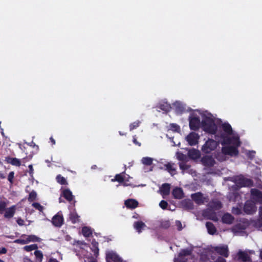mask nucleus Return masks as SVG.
<instances>
[{"mask_svg": "<svg viewBox=\"0 0 262 262\" xmlns=\"http://www.w3.org/2000/svg\"><path fill=\"white\" fill-rule=\"evenodd\" d=\"M203 130L209 134L214 135L217 131V126L214 120L207 116L203 118L202 121Z\"/></svg>", "mask_w": 262, "mask_h": 262, "instance_id": "f257e3e1", "label": "nucleus"}, {"mask_svg": "<svg viewBox=\"0 0 262 262\" xmlns=\"http://www.w3.org/2000/svg\"><path fill=\"white\" fill-rule=\"evenodd\" d=\"M236 144L223 146L222 148V152L225 155L231 157H236L238 155V147L240 146V141L236 142Z\"/></svg>", "mask_w": 262, "mask_h": 262, "instance_id": "f03ea898", "label": "nucleus"}, {"mask_svg": "<svg viewBox=\"0 0 262 262\" xmlns=\"http://www.w3.org/2000/svg\"><path fill=\"white\" fill-rule=\"evenodd\" d=\"M254 201L249 199L245 202L243 211L245 214L248 215H252L257 211V206Z\"/></svg>", "mask_w": 262, "mask_h": 262, "instance_id": "7ed1b4c3", "label": "nucleus"}, {"mask_svg": "<svg viewBox=\"0 0 262 262\" xmlns=\"http://www.w3.org/2000/svg\"><path fill=\"white\" fill-rule=\"evenodd\" d=\"M218 146V143L213 139H209L202 146L201 150L205 154H209L214 150Z\"/></svg>", "mask_w": 262, "mask_h": 262, "instance_id": "20e7f679", "label": "nucleus"}, {"mask_svg": "<svg viewBox=\"0 0 262 262\" xmlns=\"http://www.w3.org/2000/svg\"><path fill=\"white\" fill-rule=\"evenodd\" d=\"M250 199L256 204H262V191L256 188H252L250 190Z\"/></svg>", "mask_w": 262, "mask_h": 262, "instance_id": "39448f33", "label": "nucleus"}, {"mask_svg": "<svg viewBox=\"0 0 262 262\" xmlns=\"http://www.w3.org/2000/svg\"><path fill=\"white\" fill-rule=\"evenodd\" d=\"M106 261L122 262V259L116 252L112 251L106 253Z\"/></svg>", "mask_w": 262, "mask_h": 262, "instance_id": "423d86ee", "label": "nucleus"}, {"mask_svg": "<svg viewBox=\"0 0 262 262\" xmlns=\"http://www.w3.org/2000/svg\"><path fill=\"white\" fill-rule=\"evenodd\" d=\"M202 164L205 167H211L214 166L215 161L212 156H204L201 159Z\"/></svg>", "mask_w": 262, "mask_h": 262, "instance_id": "0eeeda50", "label": "nucleus"}, {"mask_svg": "<svg viewBox=\"0 0 262 262\" xmlns=\"http://www.w3.org/2000/svg\"><path fill=\"white\" fill-rule=\"evenodd\" d=\"M199 138L197 133L191 132L186 136V140L190 145L193 146L198 144Z\"/></svg>", "mask_w": 262, "mask_h": 262, "instance_id": "6e6552de", "label": "nucleus"}, {"mask_svg": "<svg viewBox=\"0 0 262 262\" xmlns=\"http://www.w3.org/2000/svg\"><path fill=\"white\" fill-rule=\"evenodd\" d=\"M200 119L199 117H193L189 118V127L191 130H197L200 127Z\"/></svg>", "mask_w": 262, "mask_h": 262, "instance_id": "1a4fd4ad", "label": "nucleus"}, {"mask_svg": "<svg viewBox=\"0 0 262 262\" xmlns=\"http://www.w3.org/2000/svg\"><path fill=\"white\" fill-rule=\"evenodd\" d=\"M236 183L240 187H250L253 186V182L252 180L243 177L238 178L236 180Z\"/></svg>", "mask_w": 262, "mask_h": 262, "instance_id": "9d476101", "label": "nucleus"}, {"mask_svg": "<svg viewBox=\"0 0 262 262\" xmlns=\"http://www.w3.org/2000/svg\"><path fill=\"white\" fill-rule=\"evenodd\" d=\"M64 219L62 214L59 212L52 219V224L56 227H60L63 224Z\"/></svg>", "mask_w": 262, "mask_h": 262, "instance_id": "9b49d317", "label": "nucleus"}, {"mask_svg": "<svg viewBox=\"0 0 262 262\" xmlns=\"http://www.w3.org/2000/svg\"><path fill=\"white\" fill-rule=\"evenodd\" d=\"M223 141L221 142L222 145L225 146L230 145L231 144H236V142L239 141V139L235 137H229L228 136H223Z\"/></svg>", "mask_w": 262, "mask_h": 262, "instance_id": "f8f14e48", "label": "nucleus"}, {"mask_svg": "<svg viewBox=\"0 0 262 262\" xmlns=\"http://www.w3.org/2000/svg\"><path fill=\"white\" fill-rule=\"evenodd\" d=\"M215 251L219 254L227 257L229 256V250L227 246H216L214 248Z\"/></svg>", "mask_w": 262, "mask_h": 262, "instance_id": "ddd939ff", "label": "nucleus"}, {"mask_svg": "<svg viewBox=\"0 0 262 262\" xmlns=\"http://www.w3.org/2000/svg\"><path fill=\"white\" fill-rule=\"evenodd\" d=\"M164 167H160V169H164L168 171L171 176L176 174V168L174 167L175 164L171 162H167L164 164Z\"/></svg>", "mask_w": 262, "mask_h": 262, "instance_id": "4468645a", "label": "nucleus"}, {"mask_svg": "<svg viewBox=\"0 0 262 262\" xmlns=\"http://www.w3.org/2000/svg\"><path fill=\"white\" fill-rule=\"evenodd\" d=\"M124 204L127 208L134 209L138 206L139 203L135 199H129L125 201Z\"/></svg>", "mask_w": 262, "mask_h": 262, "instance_id": "2eb2a0df", "label": "nucleus"}, {"mask_svg": "<svg viewBox=\"0 0 262 262\" xmlns=\"http://www.w3.org/2000/svg\"><path fill=\"white\" fill-rule=\"evenodd\" d=\"M61 196L69 202H71L72 201H73L74 198L72 191L69 188L64 189L62 191Z\"/></svg>", "mask_w": 262, "mask_h": 262, "instance_id": "dca6fc26", "label": "nucleus"}, {"mask_svg": "<svg viewBox=\"0 0 262 262\" xmlns=\"http://www.w3.org/2000/svg\"><path fill=\"white\" fill-rule=\"evenodd\" d=\"M16 206L13 205L7 208L5 211L4 217L6 219H11L13 217L16 211Z\"/></svg>", "mask_w": 262, "mask_h": 262, "instance_id": "f3484780", "label": "nucleus"}, {"mask_svg": "<svg viewBox=\"0 0 262 262\" xmlns=\"http://www.w3.org/2000/svg\"><path fill=\"white\" fill-rule=\"evenodd\" d=\"M192 199L199 205L204 203L203 195L201 192H197L191 195Z\"/></svg>", "mask_w": 262, "mask_h": 262, "instance_id": "a211bd4d", "label": "nucleus"}, {"mask_svg": "<svg viewBox=\"0 0 262 262\" xmlns=\"http://www.w3.org/2000/svg\"><path fill=\"white\" fill-rule=\"evenodd\" d=\"M172 194L176 199H181L184 197V193L182 189L180 187H176L172 190Z\"/></svg>", "mask_w": 262, "mask_h": 262, "instance_id": "6ab92c4d", "label": "nucleus"}, {"mask_svg": "<svg viewBox=\"0 0 262 262\" xmlns=\"http://www.w3.org/2000/svg\"><path fill=\"white\" fill-rule=\"evenodd\" d=\"M5 161L13 166L19 167L21 165V161L19 159L16 158H11L10 157H6L5 158Z\"/></svg>", "mask_w": 262, "mask_h": 262, "instance_id": "aec40b11", "label": "nucleus"}, {"mask_svg": "<svg viewBox=\"0 0 262 262\" xmlns=\"http://www.w3.org/2000/svg\"><path fill=\"white\" fill-rule=\"evenodd\" d=\"M133 226L138 233H141L142 230L146 227L145 224L142 221L135 222Z\"/></svg>", "mask_w": 262, "mask_h": 262, "instance_id": "412c9836", "label": "nucleus"}, {"mask_svg": "<svg viewBox=\"0 0 262 262\" xmlns=\"http://www.w3.org/2000/svg\"><path fill=\"white\" fill-rule=\"evenodd\" d=\"M157 107L165 113L169 112L171 110V105L167 102H162L158 104Z\"/></svg>", "mask_w": 262, "mask_h": 262, "instance_id": "4be33fe9", "label": "nucleus"}, {"mask_svg": "<svg viewBox=\"0 0 262 262\" xmlns=\"http://www.w3.org/2000/svg\"><path fill=\"white\" fill-rule=\"evenodd\" d=\"M234 220V217L229 213H225L222 218V222L226 224H231Z\"/></svg>", "mask_w": 262, "mask_h": 262, "instance_id": "5701e85b", "label": "nucleus"}, {"mask_svg": "<svg viewBox=\"0 0 262 262\" xmlns=\"http://www.w3.org/2000/svg\"><path fill=\"white\" fill-rule=\"evenodd\" d=\"M209 206L213 210H217L222 207V204L221 201L218 200H213L209 203Z\"/></svg>", "mask_w": 262, "mask_h": 262, "instance_id": "b1692460", "label": "nucleus"}, {"mask_svg": "<svg viewBox=\"0 0 262 262\" xmlns=\"http://www.w3.org/2000/svg\"><path fill=\"white\" fill-rule=\"evenodd\" d=\"M206 227L209 234L214 235L216 233V229L212 223L210 222H206Z\"/></svg>", "mask_w": 262, "mask_h": 262, "instance_id": "393cba45", "label": "nucleus"}, {"mask_svg": "<svg viewBox=\"0 0 262 262\" xmlns=\"http://www.w3.org/2000/svg\"><path fill=\"white\" fill-rule=\"evenodd\" d=\"M192 253V250L189 249H182L180 252L179 253L178 256L179 259L180 260H183V257L186 256L190 255Z\"/></svg>", "mask_w": 262, "mask_h": 262, "instance_id": "a878e982", "label": "nucleus"}, {"mask_svg": "<svg viewBox=\"0 0 262 262\" xmlns=\"http://www.w3.org/2000/svg\"><path fill=\"white\" fill-rule=\"evenodd\" d=\"M170 185L168 183L163 184L160 188V191L163 195H168L170 193Z\"/></svg>", "mask_w": 262, "mask_h": 262, "instance_id": "bb28decb", "label": "nucleus"}, {"mask_svg": "<svg viewBox=\"0 0 262 262\" xmlns=\"http://www.w3.org/2000/svg\"><path fill=\"white\" fill-rule=\"evenodd\" d=\"M205 216H207V218L209 220H212L213 221H217L218 218L216 214V213L214 211L209 210L205 212L204 213Z\"/></svg>", "mask_w": 262, "mask_h": 262, "instance_id": "cd10ccee", "label": "nucleus"}, {"mask_svg": "<svg viewBox=\"0 0 262 262\" xmlns=\"http://www.w3.org/2000/svg\"><path fill=\"white\" fill-rule=\"evenodd\" d=\"M238 259L243 262H247L250 260L249 255L245 252L239 251L238 253Z\"/></svg>", "mask_w": 262, "mask_h": 262, "instance_id": "c85d7f7f", "label": "nucleus"}, {"mask_svg": "<svg viewBox=\"0 0 262 262\" xmlns=\"http://www.w3.org/2000/svg\"><path fill=\"white\" fill-rule=\"evenodd\" d=\"M91 249L94 252L95 256H97L99 254L98 243L95 239H93L91 242Z\"/></svg>", "mask_w": 262, "mask_h": 262, "instance_id": "c756f323", "label": "nucleus"}, {"mask_svg": "<svg viewBox=\"0 0 262 262\" xmlns=\"http://www.w3.org/2000/svg\"><path fill=\"white\" fill-rule=\"evenodd\" d=\"M79 216L75 211L71 212L69 214V219L73 224H75L76 223L79 222Z\"/></svg>", "mask_w": 262, "mask_h": 262, "instance_id": "7c9ffc66", "label": "nucleus"}, {"mask_svg": "<svg viewBox=\"0 0 262 262\" xmlns=\"http://www.w3.org/2000/svg\"><path fill=\"white\" fill-rule=\"evenodd\" d=\"M223 130L228 135L232 134V129L230 124L228 123H224L222 125Z\"/></svg>", "mask_w": 262, "mask_h": 262, "instance_id": "2f4dec72", "label": "nucleus"}, {"mask_svg": "<svg viewBox=\"0 0 262 262\" xmlns=\"http://www.w3.org/2000/svg\"><path fill=\"white\" fill-rule=\"evenodd\" d=\"M125 172H123L119 174H117L115 176L114 179H112V182L117 181L119 183H122L124 181V174Z\"/></svg>", "mask_w": 262, "mask_h": 262, "instance_id": "473e14b6", "label": "nucleus"}, {"mask_svg": "<svg viewBox=\"0 0 262 262\" xmlns=\"http://www.w3.org/2000/svg\"><path fill=\"white\" fill-rule=\"evenodd\" d=\"M188 154L190 158L194 159L198 158L200 156L199 151L195 149L189 150Z\"/></svg>", "mask_w": 262, "mask_h": 262, "instance_id": "72a5a7b5", "label": "nucleus"}, {"mask_svg": "<svg viewBox=\"0 0 262 262\" xmlns=\"http://www.w3.org/2000/svg\"><path fill=\"white\" fill-rule=\"evenodd\" d=\"M82 233L84 237H90L92 234V231L90 227L85 226L82 228Z\"/></svg>", "mask_w": 262, "mask_h": 262, "instance_id": "f704fd0d", "label": "nucleus"}, {"mask_svg": "<svg viewBox=\"0 0 262 262\" xmlns=\"http://www.w3.org/2000/svg\"><path fill=\"white\" fill-rule=\"evenodd\" d=\"M56 180L60 185H68V183L63 177H62L61 174H58L56 177Z\"/></svg>", "mask_w": 262, "mask_h": 262, "instance_id": "c9c22d12", "label": "nucleus"}, {"mask_svg": "<svg viewBox=\"0 0 262 262\" xmlns=\"http://www.w3.org/2000/svg\"><path fill=\"white\" fill-rule=\"evenodd\" d=\"M28 243L32 242H40L41 239L35 235H29L27 236L26 238Z\"/></svg>", "mask_w": 262, "mask_h": 262, "instance_id": "e433bc0d", "label": "nucleus"}, {"mask_svg": "<svg viewBox=\"0 0 262 262\" xmlns=\"http://www.w3.org/2000/svg\"><path fill=\"white\" fill-rule=\"evenodd\" d=\"M170 226V221L168 220L162 221L160 223V227L164 229H168Z\"/></svg>", "mask_w": 262, "mask_h": 262, "instance_id": "4c0bfd02", "label": "nucleus"}, {"mask_svg": "<svg viewBox=\"0 0 262 262\" xmlns=\"http://www.w3.org/2000/svg\"><path fill=\"white\" fill-rule=\"evenodd\" d=\"M141 161L143 164L149 166L152 164L153 159L150 157H143Z\"/></svg>", "mask_w": 262, "mask_h": 262, "instance_id": "58836bf2", "label": "nucleus"}, {"mask_svg": "<svg viewBox=\"0 0 262 262\" xmlns=\"http://www.w3.org/2000/svg\"><path fill=\"white\" fill-rule=\"evenodd\" d=\"M38 246L36 244L26 246L24 247V249L27 252H31L34 250H36Z\"/></svg>", "mask_w": 262, "mask_h": 262, "instance_id": "ea45409f", "label": "nucleus"}, {"mask_svg": "<svg viewBox=\"0 0 262 262\" xmlns=\"http://www.w3.org/2000/svg\"><path fill=\"white\" fill-rule=\"evenodd\" d=\"M7 203L5 201H0V214H2L4 211L7 209L6 207Z\"/></svg>", "mask_w": 262, "mask_h": 262, "instance_id": "a19ab883", "label": "nucleus"}, {"mask_svg": "<svg viewBox=\"0 0 262 262\" xmlns=\"http://www.w3.org/2000/svg\"><path fill=\"white\" fill-rule=\"evenodd\" d=\"M37 198L36 192L33 190L29 194L28 200L29 202H31L35 201Z\"/></svg>", "mask_w": 262, "mask_h": 262, "instance_id": "79ce46f5", "label": "nucleus"}, {"mask_svg": "<svg viewBox=\"0 0 262 262\" xmlns=\"http://www.w3.org/2000/svg\"><path fill=\"white\" fill-rule=\"evenodd\" d=\"M141 123V122L139 120H137L136 121H135L133 123H132L129 125V129L130 131L133 130V129L137 128L139 126L140 124Z\"/></svg>", "mask_w": 262, "mask_h": 262, "instance_id": "37998d69", "label": "nucleus"}, {"mask_svg": "<svg viewBox=\"0 0 262 262\" xmlns=\"http://www.w3.org/2000/svg\"><path fill=\"white\" fill-rule=\"evenodd\" d=\"M32 205L36 209L39 210L40 212H42L43 210V207L42 205H41L39 203H37V202L33 203Z\"/></svg>", "mask_w": 262, "mask_h": 262, "instance_id": "c03bdc74", "label": "nucleus"}, {"mask_svg": "<svg viewBox=\"0 0 262 262\" xmlns=\"http://www.w3.org/2000/svg\"><path fill=\"white\" fill-rule=\"evenodd\" d=\"M170 129L174 132H179L180 130V126L174 123H171L170 124Z\"/></svg>", "mask_w": 262, "mask_h": 262, "instance_id": "a18cd8bd", "label": "nucleus"}, {"mask_svg": "<svg viewBox=\"0 0 262 262\" xmlns=\"http://www.w3.org/2000/svg\"><path fill=\"white\" fill-rule=\"evenodd\" d=\"M14 243L20 244V245H25L28 244V242L26 239H16L14 241Z\"/></svg>", "mask_w": 262, "mask_h": 262, "instance_id": "49530a36", "label": "nucleus"}, {"mask_svg": "<svg viewBox=\"0 0 262 262\" xmlns=\"http://www.w3.org/2000/svg\"><path fill=\"white\" fill-rule=\"evenodd\" d=\"M180 168L182 170H188L190 168V166L185 163H179Z\"/></svg>", "mask_w": 262, "mask_h": 262, "instance_id": "de8ad7c7", "label": "nucleus"}, {"mask_svg": "<svg viewBox=\"0 0 262 262\" xmlns=\"http://www.w3.org/2000/svg\"><path fill=\"white\" fill-rule=\"evenodd\" d=\"M160 207L163 209H166L168 206V203L166 201L162 200L159 203Z\"/></svg>", "mask_w": 262, "mask_h": 262, "instance_id": "09e8293b", "label": "nucleus"}, {"mask_svg": "<svg viewBox=\"0 0 262 262\" xmlns=\"http://www.w3.org/2000/svg\"><path fill=\"white\" fill-rule=\"evenodd\" d=\"M34 255L37 258L42 259L43 257V254L41 251L40 250H36L34 252Z\"/></svg>", "mask_w": 262, "mask_h": 262, "instance_id": "8fccbe9b", "label": "nucleus"}, {"mask_svg": "<svg viewBox=\"0 0 262 262\" xmlns=\"http://www.w3.org/2000/svg\"><path fill=\"white\" fill-rule=\"evenodd\" d=\"M14 173L13 171H11L9 173V175H8V180L11 183H13V178H14Z\"/></svg>", "mask_w": 262, "mask_h": 262, "instance_id": "3c124183", "label": "nucleus"}, {"mask_svg": "<svg viewBox=\"0 0 262 262\" xmlns=\"http://www.w3.org/2000/svg\"><path fill=\"white\" fill-rule=\"evenodd\" d=\"M176 109L177 112L182 113L184 111L185 108L183 106L179 104L178 105L176 106Z\"/></svg>", "mask_w": 262, "mask_h": 262, "instance_id": "603ef678", "label": "nucleus"}, {"mask_svg": "<svg viewBox=\"0 0 262 262\" xmlns=\"http://www.w3.org/2000/svg\"><path fill=\"white\" fill-rule=\"evenodd\" d=\"M176 226L177 227V229L179 231H181L182 230V225L181 222L180 221H176Z\"/></svg>", "mask_w": 262, "mask_h": 262, "instance_id": "864d4df0", "label": "nucleus"}, {"mask_svg": "<svg viewBox=\"0 0 262 262\" xmlns=\"http://www.w3.org/2000/svg\"><path fill=\"white\" fill-rule=\"evenodd\" d=\"M29 173L31 177L33 176V173H34V169L33 168L32 165H29Z\"/></svg>", "mask_w": 262, "mask_h": 262, "instance_id": "5fc2aeb1", "label": "nucleus"}, {"mask_svg": "<svg viewBox=\"0 0 262 262\" xmlns=\"http://www.w3.org/2000/svg\"><path fill=\"white\" fill-rule=\"evenodd\" d=\"M178 158L179 160L184 161L186 159V157L185 155L181 153V154H179Z\"/></svg>", "mask_w": 262, "mask_h": 262, "instance_id": "6e6d98bb", "label": "nucleus"}, {"mask_svg": "<svg viewBox=\"0 0 262 262\" xmlns=\"http://www.w3.org/2000/svg\"><path fill=\"white\" fill-rule=\"evenodd\" d=\"M233 212L235 214L239 215L242 214V210L239 208H236L234 209Z\"/></svg>", "mask_w": 262, "mask_h": 262, "instance_id": "4d7b16f0", "label": "nucleus"}, {"mask_svg": "<svg viewBox=\"0 0 262 262\" xmlns=\"http://www.w3.org/2000/svg\"><path fill=\"white\" fill-rule=\"evenodd\" d=\"M16 222L19 226H23L24 225V221L21 218H18Z\"/></svg>", "mask_w": 262, "mask_h": 262, "instance_id": "13d9d810", "label": "nucleus"}, {"mask_svg": "<svg viewBox=\"0 0 262 262\" xmlns=\"http://www.w3.org/2000/svg\"><path fill=\"white\" fill-rule=\"evenodd\" d=\"M215 262H226V259L224 258H223L222 257H221V256H219L216 259Z\"/></svg>", "mask_w": 262, "mask_h": 262, "instance_id": "bf43d9fd", "label": "nucleus"}, {"mask_svg": "<svg viewBox=\"0 0 262 262\" xmlns=\"http://www.w3.org/2000/svg\"><path fill=\"white\" fill-rule=\"evenodd\" d=\"M7 249L5 247L0 249V255L2 254H5L7 253Z\"/></svg>", "mask_w": 262, "mask_h": 262, "instance_id": "052dcab7", "label": "nucleus"}, {"mask_svg": "<svg viewBox=\"0 0 262 262\" xmlns=\"http://www.w3.org/2000/svg\"><path fill=\"white\" fill-rule=\"evenodd\" d=\"M133 141L134 143L136 145H137L139 146H141V143L137 141V140L136 139L135 137H133Z\"/></svg>", "mask_w": 262, "mask_h": 262, "instance_id": "680f3d73", "label": "nucleus"}, {"mask_svg": "<svg viewBox=\"0 0 262 262\" xmlns=\"http://www.w3.org/2000/svg\"><path fill=\"white\" fill-rule=\"evenodd\" d=\"M49 262H58V260L55 258H50Z\"/></svg>", "mask_w": 262, "mask_h": 262, "instance_id": "e2e57ef3", "label": "nucleus"}, {"mask_svg": "<svg viewBox=\"0 0 262 262\" xmlns=\"http://www.w3.org/2000/svg\"><path fill=\"white\" fill-rule=\"evenodd\" d=\"M50 140L51 141V142H52L53 144H55V140L53 138V137H51L50 138Z\"/></svg>", "mask_w": 262, "mask_h": 262, "instance_id": "0e129e2a", "label": "nucleus"}, {"mask_svg": "<svg viewBox=\"0 0 262 262\" xmlns=\"http://www.w3.org/2000/svg\"><path fill=\"white\" fill-rule=\"evenodd\" d=\"M1 134L4 137L5 136V134H4V130H3V128H2V127H1Z\"/></svg>", "mask_w": 262, "mask_h": 262, "instance_id": "69168bd1", "label": "nucleus"}, {"mask_svg": "<svg viewBox=\"0 0 262 262\" xmlns=\"http://www.w3.org/2000/svg\"><path fill=\"white\" fill-rule=\"evenodd\" d=\"M259 257L261 259H262V250L260 251Z\"/></svg>", "mask_w": 262, "mask_h": 262, "instance_id": "338daca9", "label": "nucleus"}, {"mask_svg": "<svg viewBox=\"0 0 262 262\" xmlns=\"http://www.w3.org/2000/svg\"><path fill=\"white\" fill-rule=\"evenodd\" d=\"M5 177L3 175V174H1L0 175V178H2V179H4Z\"/></svg>", "mask_w": 262, "mask_h": 262, "instance_id": "774afa93", "label": "nucleus"}]
</instances>
